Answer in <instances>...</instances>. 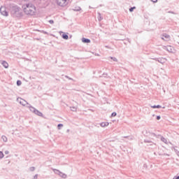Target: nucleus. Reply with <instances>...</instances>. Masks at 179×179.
Segmentation results:
<instances>
[{"instance_id":"4c0bfd02","label":"nucleus","mask_w":179,"mask_h":179,"mask_svg":"<svg viewBox=\"0 0 179 179\" xmlns=\"http://www.w3.org/2000/svg\"><path fill=\"white\" fill-rule=\"evenodd\" d=\"M69 80H72V78L68 77Z\"/></svg>"},{"instance_id":"393cba45","label":"nucleus","mask_w":179,"mask_h":179,"mask_svg":"<svg viewBox=\"0 0 179 179\" xmlns=\"http://www.w3.org/2000/svg\"><path fill=\"white\" fill-rule=\"evenodd\" d=\"M111 117H117V113L115 112L112 113Z\"/></svg>"},{"instance_id":"ea45409f","label":"nucleus","mask_w":179,"mask_h":179,"mask_svg":"<svg viewBox=\"0 0 179 179\" xmlns=\"http://www.w3.org/2000/svg\"><path fill=\"white\" fill-rule=\"evenodd\" d=\"M150 146H152V144H150Z\"/></svg>"},{"instance_id":"473e14b6","label":"nucleus","mask_w":179,"mask_h":179,"mask_svg":"<svg viewBox=\"0 0 179 179\" xmlns=\"http://www.w3.org/2000/svg\"><path fill=\"white\" fill-rule=\"evenodd\" d=\"M152 2H153L154 3H156V2H157V0H151Z\"/></svg>"},{"instance_id":"c9c22d12","label":"nucleus","mask_w":179,"mask_h":179,"mask_svg":"<svg viewBox=\"0 0 179 179\" xmlns=\"http://www.w3.org/2000/svg\"><path fill=\"white\" fill-rule=\"evenodd\" d=\"M103 76H104V78H106V76H107V73H103Z\"/></svg>"},{"instance_id":"2f4dec72","label":"nucleus","mask_w":179,"mask_h":179,"mask_svg":"<svg viewBox=\"0 0 179 179\" xmlns=\"http://www.w3.org/2000/svg\"><path fill=\"white\" fill-rule=\"evenodd\" d=\"M173 179H179V175L178 176H174Z\"/></svg>"},{"instance_id":"412c9836","label":"nucleus","mask_w":179,"mask_h":179,"mask_svg":"<svg viewBox=\"0 0 179 179\" xmlns=\"http://www.w3.org/2000/svg\"><path fill=\"white\" fill-rule=\"evenodd\" d=\"M0 159H3V152L2 151H0Z\"/></svg>"},{"instance_id":"0eeeda50","label":"nucleus","mask_w":179,"mask_h":179,"mask_svg":"<svg viewBox=\"0 0 179 179\" xmlns=\"http://www.w3.org/2000/svg\"><path fill=\"white\" fill-rule=\"evenodd\" d=\"M0 13L3 16H8V15H9V13L6 10V8L5 7L0 8Z\"/></svg>"},{"instance_id":"7c9ffc66","label":"nucleus","mask_w":179,"mask_h":179,"mask_svg":"<svg viewBox=\"0 0 179 179\" xmlns=\"http://www.w3.org/2000/svg\"><path fill=\"white\" fill-rule=\"evenodd\" d=\"M160 118H162V117H160V115L157 116V120H160Z\"/></svg>"},{"instance_id":"6ab92c4d","label":"nucleus","mask_w":179,"mask_h":179,"mask_svg":"<svg viewBox=\"0 0 179 179\" xmlns=\"http://www.w3.org/2000/svg\"><path fill=\"white\" fill-rule=\"evenodd\" d=\"M63 127H64V124H59L57 125V129H58L59 130V129H62Z\"/></svg>"},{"instance_id":"f704fd0d","label":"nucleus","mask_w":179,"mask_h":179,"mask_svg":"<svg viewBox=\"0 0 179 179\" xmlns=\"http://www.w3.org/2000/svg\"><path fill=\"white\" fill-rule=\"evenodd\" d=\"M6 155H9V151H5Z\"/></svg>"},{"instance_id":"e433bc0d","label":"nucleus","mask_w":179,"mask_h":179,"mask_svg":"<svg viewBox=\"0 0 179 179\" xmlns=\"http://www.w3.org/2000/svg\"><path fill=\"white\" fill-rule=\"evenodd\" d=\"M169 13H173V14H174V12H173V11H169Z\"/></svg>"},{"instance_id":"a211bd4d","label":"nucleus","mask_w":179,"mask_h":179,"mask_svg":"<svg viewBox=\"0 0 179 179\" xmlns=\"http://www.w3.org/2000/svg\"><path fill=\"white\" fill-rule=\"evenodd\" d=\"M70 109L71 110V111H76V110H78V108H76V106H73L70 107Z\"/></svg>"},{"instance_id":"cd10ccee","label":"nucleus","mask_w":179,"mask_h":179,"mask_svg":"<svg viewBox=\"0 0 179 179\" xmlns=\"http://www.w3.org/2000/svg\"><path fill=\"white\" fill-rule=\"evenodd\" d=\"M49 23L50 24H54V20H49Z\"/></svg>"},{"instance_id":"1a4fd4ad","label":"nucleus","mask_w":179,"mask_h":179,"mask_svg":"<svg viewBox=\"0 0 179 179\" xmlns=\"http://www.w3.org/2000/svg\"><path fill=\"white\" fill-rule=\"evenodd\" d=\"M60 36H62V38L64 40H68V34H64L62 31H59Z\"/></svg>"},{"instance_id":"c85d7f7f","label":"nucleus","mask_w":179,"mask_h":179,"mask_svg":"<svg viewBox=\"0 0 179 179\" xmlns=\"http://www.w3.org/2000/svg\"><path fill=\"white\" fill-rule=\"evenodd\" d=\"M38 174H36V175H35V176H34V178H33V179H37V178H38Z\"/></svg>"},{"instance_id":"a878e982","label":"nucleus","mask_w":179,"mask_h":179,"mask_svg":"<svg viewBox=\"0 0 179 179\" xmlns=\"http://www.w3.org/2000/svg\"><path fill=\"white\" fill-rule=\"evenodd\" d=\"M30 171H34V170H36V168H34V166H32L31 168H29Z\"/></svg>"},{"instance_id":"20e7f679","label":"nucleus","mask_w":179,"mask_h":179,"mask_svg":"<svg viewBox=\"0 0 179 179\" xmlns=\"http://www.w3.org/2000/svg\"><path fill=\"white\" fill-rule=\"evenodd\" d=\"M151 136H155V138H159L161 139L162 142H164V143L167 144V139L164 137H163L162 135L160 134H156L155 133H151Z\"/></svg>"},{"instance_id":"7ed1b4c3","label":"nucleus","mask_w":179,"mask_h":179,"mask_svg":"<svg viewBox=\"0 0 179 179\" xmlns=\"http://www.w3.org/2000/svg\"><path fill=\"white\" fill-rule=\"evenodd\" d=\"M28 108H29L31 113H34V114L38 115L39 117H43V113L40 112L38 110L36 109L34 107L31 106V105L28 106Z\"/></svg>"},{"instance_id":"58836bf2","label":"nucleus","mask_w":179,"mask_h":179,"mask_svg":"<svg viewBox=\"0 0 179 179\" xmlns=\"http://www.w3.org/2000/svg\"><path fill=\"white\" fill-rule=\"evenodd\" d=\"M69 38H72V35H70V36H69Z\"/></svg>"},{"instance_id":"2eb2a0df","label":"nucleus","mask_w":179,"mask_h":179,"mask_svg":"<svg viewBox=\"0 0 179 179\" xmlns=\"http://www.w3.org/2000/svg\"><path fill=\"white\" fill-rule=\"evenodd\" d=\"M151 108H162V106L160 105H154L151 106Z\"/></svg>"},{"instance_id":"dca6fc26","label":"nucleus","mask_w":179,"mask_h":179,"mask_svg":"<svg viewBox=\"0 0 179 179\" xmlns=\"http://www.w3.org/2000/svg\"><path fill=\"white\" fill-rule=\"evenodd\" d=\"M109 58H110V59H112L115 62H118V59L116 57H110Z\"/></svg>"},{"instance_id":"72a5a7b5","label":"nucleus","mask_w":179,"mask_h":179,"mask_svg":"<svg viewBox=\"0 0 179 179\" xmlns=\"http://www.w3.org/2000/svg\"><path fill=\"white\" fill-rule=\"evenodd\" d=\"M163 156H169V154L164 153L162 154Z\"/></svg>"},{"instance_id":"f8f14e48","label":"nucleus","mask_w":179,"mask_h":179,"mask_svg":"<svg viewBox=\"0 0 179 179\" xmlns=\"http://www.w3.org/2000/svg\"><path fill=\"white\" fill-rule=\"evenodd\" d=\"M1 64L3 65V66H4V68H8L9 67V64L6 61H2Z\"/></svg>"},{"instance_id":"5701e85b","label":"nucleus","mask_w":179,"mask_h":179,"mask_svg":"<svg viewBox=\"0 0 179 179\" xmlns=\"http://www.w3.org/2000/svg\"><path fill=\"white\" fill-rule=\"evenodd\" d=\"M144 143H153L152 141H150L149 140H144Z\"/></svg>"},{"instance_id":"ddd939ff","label":"nucleus","mask_w":179,"mask_h":179,"mask_svg":"<svg viewBox=\"0 0 179 179\" xmlns=\"http://www.w3.org/2000/svg\"><path fill=\"white\" fill-rule=\"evenodd\" d=\"M101 127H102V128H104V127H108L109 123L106 122H101L100 124Z\"/></svg>"},{"instance_id":"a19ab883","label":"nucleus","mask_w":179,"mask_h":179,"mask_svg":"<svg viewBox=\"0 0 179 179\" xmlns=\"http://www.w3.org/2000/svg\"><path fill=\"white\" fill-rule=\"evenodd\" d=\"M24 1H27V0H24Z\"/></svg>"},{"instance_id":"39448f33","label":"nucleus","mask_w":179,"mask_h":179,"mask_svg":"<svg viewBox=\"0 0 179 179\" xmlns=\"http://www.w3.org/2000/svg\"><path fill=\"white\" fill-rule=\"evenodd\" d=\"M53 172L55 173V174H57V176H59V177H62V178H66L67 177L66 174L59 171V170L53 169Z\"/></svg>"},{"instance_id":"bb28decb","label":"nucleus","mask_w":179,"mask_h":179,"mask_svg":"<svg viewBox=\"0 0 179 179\" xmlns=\"http://www.w3.org/2000/svg\"><path fill=\"white\" fill-rule=\"evenodd\" d=\"M62 3L59 4L61 6H64V4L65 3V2H66V0H62Z\"/></svg>"},{"instance_id":"9d476101","label":"nucleus","mask_w":179,"mask_h":179,"mask_svg":"<svg viewBox=\"0 0 179 179\" xmlns=\"http://www.w3.org/2000/svg\"><path fill=\"white\" fill-rule=\"evenodd\" d=\"M170 38V35L167 34H164L162 35V40H169Z\"/></svg>"},{"instance_id":"aec40b11","label":"nucleus","mask_w":179,"mask_h":179,"mask_svg":"<svg viewBox=\"0 0 179 179\" xmlns=\"http://www.w3.org/2000/svg\"><path fill=\"white\" fill-rule=\"evenodd\" d=\"M134 9H136V7L134 6L129 8V12H134Z\"/></svg>"},{"instance_id":"f3484780","label":"nucleus","mask_w":179,"mask_h":179,"mask_svg":"<svg viewBox=\"0 0 179 179\" xmlns=\"http://www.w3.org/2000/svg\"><path fill=\"white\" fill-rule=\"evenodd\" d=\"M1 138L3 139V142H8V138L5 136H2Z\"/></svg>"},{"instance_id":"b1692460","label":"nucleus","mask_w":179,"mask_h":179,"mask_svg":"<svg viewBox=\"0 0 179 179\" xmlns=\"http://www.w3.org/2000/svg\"><path fill=\"white\" fill-rule=\"evenodd\" d=\"M20 85H22V81L17 80V86H20Z\"/></svg>"},{"instance_id":"9b49d317","label":"nucleus","mask_w":179,"mask_h":179,"mask_svg":"<svg viewBox=\"0 0 179 179\" xmlns=\"http://www.w3.org/2000/svg\"><path fill=\"white\" fill-rule=\"evenodd\" d=\"M82 42L85 43V44H88L89 43H90V39L86 38H82Z\"/></svg>"},{"instance_id":"423d86ee","label":"nucleus","mask_w":179,"mask_h":179,"mask_svg":"<svg viewBox=\"0 0 179 179\" xmlns=\"http://www.w3.org/2000/svg\"><path fill=\"white\" fill-rule=\"evenodd\" d=\"M17 101H18V103H20V104H21L22 106H26V104H27V107H29L30 106V104H29V103H27V101H26V100H24L22 98H18L17 99Z\"/></svg>"},{"instance_id":"4468645a","label":"nucleus","mask_w":179,"mask_h":179,"mask_svg":"<svg viewBox=\"0 0 179 179\" xmlns=\"http://www.w3.org/2000/svg\"><path fill=\"white\" fill-rule=\"evenodd\" d=\"M166 50L169 52H173V47L171 46H168L166 48Z\"/></svg>"},{"instance_id":"f257e3e1","label":"nucleus","mask_w":179,"mask_h":179,"mask_svg":"<svg viewBox=\"0 0 179 179\" xmlns=\"http://www.w3.org/2000/svg\"><path fill=\"white\" fill-rule=\"evenodd\" d=\"M10 15L13 17H17V19H20V17H23V10L18 6H13L10 9Z\"/></svg>"},{"instance_id":"4be33fe9","label":"nucleus","mask_w":179,"mask_h":179,"mask_svg":"<svg viewBox=\"0 0 179 179\" xmlns=\"http://www.w3.org/2000/svg\"><path fill=\"white\" fill-rule=\"evenodd\" d=\"M73 10H75L76 12H79V10H80V7H77L75 9H73Z\"/></svg>"},{"instance_id":"c756f323","label":"nucleus","mask_w":179,"mask_h":179,"mask_svg":"<svg viewBox=\"0 0 179 179\" xmlns=\"http://www.w3.org/2000/svg\"><path fill=\"white\" fill-rule=\"evenodd\" d=\"M99 21H100V20H103V18H101V14H100V13H99Z\"/></svg>"},{"instance_id":"f03ea898","label":"nucleus","mask_w":179,"mask_h":179,"mask_svg":"<svg viewBox=\"0 0 179 179\" xmlns=\"http://www.w3.org/2000/svg\"><path fill=\"white\" fill-rule=\"evenodd\" d=\"M23 8L25 15H27L28 16H34V15H36L37 10L33 3H27L24 5Z\"/></svg>"},{"instance_id":"6e6552de","label":"nucleus","mask_w":179,"mask_h":179,"mask_svg":"<svg viewBox=\"0 0 179 179\" xmlns=\"http://www.w3.org/2000/svg\"><path fill=\"white\" fill-rule=\"evenodd\" d=\"M154 61H157V62H159V64H164L166 62V58H152Z\"/></svg>"}]
</instances>
